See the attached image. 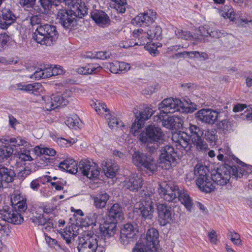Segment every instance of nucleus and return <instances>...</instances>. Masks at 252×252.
Listing matches in <instances>:
<instances>
[{"instance_id": "50", "label": "nucleus", "mask_w": 252, "mask_h": 252, "mask_svg": "<svg viewBox=\"0 0 252 252\" xmlns=\"http://www.w3.org/2000/svg\"><path fill=\"white\" fill-rule=\"evenodd\" d=\"M39 2L41 6L44 9L45 11L49 8V6L51 4H53L57 6H59V4L58 3L60 2L56 0H54V1L52 0H39Z\"/></svg>"}, {"instance_id": "54", "label": "nucleus", "mask_w": 252, "mask_h": 252, "mask_svg": "<svg viewBox=\"0 0 252 252\" xmlns=\"http://www.w3.org/2000/svg\"><path fill=\"white\" fill-rule=\"evenodd\" d=\"M207 32L206 33H202L203 36H207L208 35L213 38H220L222 33L220 32L217 30H210V29H206Z\"/></svg>"}, {"instance_id": "4", "label": "nucleus", "mask_w": 252, "mask_h": 252, "mask_svg": "<svg viewBox=\"0 0 252 252\" xmlns=\"http://www.w3.org/2000/svg\"><path fill=\"white\" fill-rule=\"evenodd\" d=\"M77 247L79 252H104V249L98 245V236L92 234L91 232H85L82 236L78 237Z\"/></svg>"}, {"instance_id": "37", "label": "nucleus", "mask_w": 252, "mask_h": 252, "mask_svg": "<svg viewBox=\"0 0 252 252\" xmlns=\"http://www.w3.org/2000/svg\"><path fill=\"white\" fill-rule=\"evenodd\" d=\"M105 118L108 120V124L111 128H117L118 127H124L125 126L124 123L118 120L115 116H111L110 114H106Z\"/></svg>"}, {"instance_id": "9", "label": "nucleus", "mask_w": 252, "mask_h": 252, "mask_svg": "<svg viewBox=\"0 0 252 252\" xmlns=\"http://www.w3.org/2000/svg\"><path fill=\"white\" fill-rule=\"evenodd\" d=\"M179 187L174 184H159L158 193L160 197L169 202H178Z\"/></svg>"}, {"instance_id": "47", "label": "nucleus", "mask_w": 252, "mask_h": 252, "mask_svg": "<svg viewBox=\"0 0 252 252\" xmlns=\"http://www.w3.org/2000/svg\"><path fill=\"white\" fill-rule=\"evenodd\" d=\"M175 33L177 37L185 40H190L192 38L190 32L187 31H184L181 29H177L175 31Z\"/></svg>"}, {"instance_id": "62", "label": "nucleus", "mask_w": 252, "mask_h": 252, "mask_svg": "<svg viewBox=\"0 0 252 252\" xmlns=\"http://www.w3.org/2000/svg\"><path fill=\"white\" fill-rule=\"evenodd\" d=\"M232 174L236 178H241L243 176V170L241 168L236 166L231 167Z\"/></svg>"}, {"instance_id": "35", "label": "nucleus", "mask_w": 252, "mask_h": 252, "mask_svg": "<svg viewBox=\"0 0 252 252\" xmlns=\"http://www.w3.org/2000/svg\"><path fill=\"white\" fill-rule=\"evenodd\" d=\"M217 131L215 128L203 130V138L211 144L214 145L218 140Z\"/></svg>"}, {"instance_id": "44", "label": "nucleus", "mask_w": 252, "mask_h": 252, "mask_svg": "<svg viewBox=\"0 0 252 252\" xmlns=\"http://www.w3.org/2000/svg\"><path fill=\"white\" fill-rule=\"evenodd\" d=\"M221 15L224 18H228L230 20L233 21L235 18L234 9L230 5H225L223 11L221 13Z\"/></svg>"}, {"instance_id": "19", "label": "nucleus", "mask_w": 252, "mask_h": 252, "mask_svg": "<svg viewBox=\"0 0 252 252\" xmlns=\"http://www.w3.org/2000/svg\"><path fill=\"white\" fill-rule=\"evenodd\" d=\"M124 186L131 191H137L141 189L143 184V180L137 175H132L126 178Z\"/></svg>"}, {"instance_id": "32", "label": "nucleus", "mask_w": 252, "mask_h": 252, "mask_svg": "<svg viewBox=\"0 0 252 252\" xmlns=\"http://www.w3.org/2000/svg\"><path fill=\"white\" fill-rule=\"evenodd\" d=\"M177 198L178 199V202L180 201L181 203L184 205L188 211L191 212L193 202L187 190L180 189H179Z\"/></svg>"}, {"instance_id": "13", "label": "nucleus", "mask_w": 252, "mask_h": 252, "mask_svg": "<svg viewBox=\"0 0 252 252\" xmlns=\"http://www.w3.org/2000/svg\"><path fill=\"white\" fill-rule=\"evenodd\" d=\"M196 120L209 125H213L220 117V113L211 109H201L195 114Z\"/></svg>"}, {"instance_id": "59", "label": "nucleus", "mask_w": 252, "mask_h": 252, "mask_svg": "<svg viewBox=\"0 0 252 252\" xmlns=\"http://www.w3.org/2000/svg\"><path fill=\"white\" fill-rule=\"evenodd\" d=\"M31 173V169L30 168H25L19 171L17 175V178L20 180H23Z\"/></svg>"}, {"instance_id": "61", "label": "nucleus", "mask_w": 252, "mask_h": 252, "mask_svg": "<svg viewBox=\"0 0 252 252\" xmlns=\"http://www.w3.org/2000/svg\"><path fill=\"white\" fill-rule=\"evenodd\" d=\"M42 74H43V79L47 78L53 76L50 65H47V67H41Z\"/></svg>"}, {"instance_id": "8", "label": "nucleus", "mask_w": 252, "mask_h": 252, "mask_svg": "<svg viewBox=\"0 0 252 252\" xmlns=\"http://www.w3.org/2000/svg\"><path fill=\"white\" fill-rule=\"evenodd\" d=\"M133 163L137 167L143 168L153 172L157 170L156 161L151 157L138 151L134 152L132 155Z\"/></svg>"}, {"instance_id": "11", "label": "nucleus", "mask_w": 252, "mask_h": 252, "mask_svg": "<svg viewBox=\"0 0 252 252\" xmlns=\"http://www.w3.org/2000/svg\"><path fill=\"white\" fill-rule=\"evenodd\" d=\"M176 154L173 146L168 145L163 147L161 149L159 166L164 169H169L175 162Z\"/></svg>"}, {"instance_id": "34", "label": "nucleus", "mask_w": 252, "mask_h": 252, "mask_svg": "<svg viewBox=\"0 0 252 252\" xmlns=\"http://www.w3.org/2000/svg\"><path fill=\"white\" fill-rule=\"evenodd\" d=\"M102 67L97 64H89L84 67H79L76 69V71L80 74L87 75L95 74L99 72Z\"/></svg>"}, {"instance_id": "14", "label": "nucleus", "mask_w": 252, "mask_h": 252, "mask_svg": "<svg viewBox=\"0 0 252 252\" xmlns=\"http://www.w3.org/2000/svg\"><path fill=\"white\" fill-rule=\"evenodd\" d=\"M155 111L152 108L146 107L142 111L135 114V120L130 127V131L135 134L140 129L144 124V121L149 119L154 114Z\"/></svg>"}, {"instance_id": "46", "label": "nucleus", "mask_w": 252, "mask_h": 252, "mask_svg": "<svg viewBox=\"0 0 252 252\" xmlns=\"http://www.w3.org/2000/svg\"><path fill=\"white\" fill-rule=\"evenodd\" d=\"M79 118L76 115H72L71 117H67L65 121V124L70 128L77 126L79 124Z\"/></svg>"}, {"instance_id": "56", "label": "nucleus", "mask_w": 252, "mask_h": 252, "mask_svg": "<svg viewBox=\"0 0 252 252\" xmlns=\"http://www.w3.org/2000/svg\"><path fill=\"white\" fill-rule=\"evenodd\" d=\"M52 73L53 76L63 74L65 72V70L60 65H55L54 67L50 65Z\"/></svg>"}, {"instance_id": "17", "label": "nucleus", "mask_w": 252, "mask_h": 252, "mask_svg": "<svg viewBox=\"0 0 252 252\" xmlns=\"http://www.w3.org/2000/svg\"><path fill=\"white\" fill-rule=\"evenodd\" d=\"M230 174L231 172L227 168L220 167L212 173V179L215 185L224 186L229 183Z\"/></svg>"}, {"instance_id": "7", "label": "nucleus", "mask_w": 252, "mask_h": 252, "mask_svg": "<svg viewBox=\"0 0 252 252\" xmlns=\"http://www.w3.org/2000/svg\"><path fill=\"white\" fill-rule=\"evenodd\" d=\"M192 144L199 151L205 152L208 147L207 143L202 138L203 130L195 125L189 124L187 128Z\"/></svg>"}, {"instance_id": "25", "label": "nucleus", "mask_w": 252, "mask_h": 252, "mask_svg": "<svg viewBox=\"0 0 252 252\" xmlns=\"http://www.w3.org/2000/svg\"><path fill=\"white\" fill-rule=\"evenodd\" d=\"M15 173L13 169L8 168L0 164V187L2 183H11L15 177Z\"/></svg>"}, {"instance_id": "51", "label": "nucleus", "mask_w": 252, "mask_h": 252, "mask_svg": "<svg viewBox=\"0 0 252 252\" xmlns=\"http://www.w3.org/2000/svg\"><path fill=\"white\" fill-rule=\"evenodd\" d=\"M11 149L7 147L0 148V161L7 159L11 155Z\"/></svg>"}, {"instance_id": "2", "label": "nucleus", "mask_w": 252, "mask_h": 252, "mask_svg": "<svg viewBox=\"0 0 252 252\" xmlns=\"http://www.w3.org/2000/svg\"><path fill=\"white\" fill-rule=\"evenodd\" d=\"M58 36L56 27L46 24H40L36 28L32 38L42 45L51 46L56 41Z\"/></svg>"}, {"instance_id": "52", "label": "nucleus", "mask_w": 252, "mask_h": 252, "mask_svg": "<svg viewBox=\"0 0 252 252\" xmlns=\"http://www.w3.org/2000/svg\"><path fill=\"white\" fill-rule=\"evenodd\" d=\"M75 142L76 140L73 139H71V140H69L63 138H59L57 140L58 145L62 147H65L70 146L71 145L75 143Z\"/></svg>"}, {"instance_id": "5", "label": "nucleus", "mask_w": 252, "mask_h": 252, "mask_svg": "<svg viewBox=\"0 0 252 252\" xmlns=\"http://www.w3.org/2000/svg\"><path fill=\"white\" fill-rule=\"evenodd\" d=\"M141 199L139 204L140 216L147 220H151L154 213L153 200L154 194L152 191L143 189L140 192Z\"/></svg>"}, {"instance_id": "27", "label": "nucleus", "mask_w": 252, "mask_h": 252, "mask_svg": "<svg viewBox=\"0 0 252 252\" xmlns=\"http://www.w3.org/2000/svg\"><path fill=\"white\" fill-rule=\"evenodd\" d=\"M109 195L105 191H101L92 196L94 206L97 209H103L105 207L109 199Z\"/></svg>"}, {"instance_id": "30", "label": "nucleus", "mask_w": 252, "mask_h": 252, "mask_svg": "<svg viewBox=\"0 0 252 252\" xmlns=\"http://www.w3.org/2000/svg\"><path fill=\"white\" fill-rule=\"evenodd\" d=\"M59 167L72 174H76L79 169V164L72 158H67L61 162Z\"/></svg>"}, {"instance_id": "10", "label": "nucleus", "mask_w": 252, "mask_h": 252, "mask_svg": "<svg viewBox=\"0 0 252 252\" xmlns=\"http://www.w3.org/2000/svg\"><path fill=\"white\" fill-rule=\"evenodd\" d=\"M79 170L88 178L92 180L97 179L100 170L97 164L88 159H82L79 163Z\"/></svg>"}, {"instance_id": "39", "label": "nucleus", "mask_w": 252, "mask_h": 252, "mask_svg": "<svg viewBox=\"0 0 252 252\" xmlns=\"http://www.w3.org/2000/svg\"><path fill=\"white\" fill-rule=\"evenodd\" d=\"M194 175L197 179L203 178L209 175V171L207 166L202 164H197L194 167Z\"/></svg>"}, {"instance_id": "31", "label": "nucleus", "mask_w": 252, "mask_h": 252, "mask_svg": "<svg viewBox=\"0 0 252 252\" xmlns=\"http://www.w3.org/2000/svg\"><path fill=\"white\" fill-rule=\"evenodd\" d=\"M132 33L133 37L138 38V41L136 43L137 45H144L152 41L146 31H144L142 29L135 30Z\"/></svg>"}, {"instance_id": "26", "label": "nucleus", "mask_w": 252, "mask_h": 252, "mask_svg": "<svg viewBox=\"0 0 252 252\" xmlns=\"http://www.w3.org/2000/svg\"><path fill=\"white\" fill-rule=\"evenodd\" d=\"M91 16L93 20L99 26L104 27L109 24L110 19L104 12L94 10L91 12Z\"/></svg>"}, {"instance_id": "49", "label": "nucleus", "mask_w": 252, "mask_h": 252, "mask_svg": "<svg viewBox=\"0 0 252 252\" xmlns=\"http://www.w3.org/2000/svg\"><path fill=\"white\" fill-rule=\"evenodd\" d=\"M133 251V252H152V248L142 243L136 244Z\"/></svg>"}, {"instance_id": "63", "label": "nucleus", "mask_w": 252, "mask_h": 252, "mask_svg": "<svg viewBox=\"0 0 252 252\" xmlns=\"http://www.w3.org/2000/svg\"><path fill=\"white\" fill-rule=\"evenodd\" d=\"M31 24L32 26H39L40 24H42L41 23V18L38 15H33L31 17L30 19Z\"/></svg>"}, {"instance_id": "1", "label": "nucleus", "mask_w": 252, "mask_h": 252, "mask_svg": "<svg viewBox=\"0 0 252 252\" xmlns=\"http://www.w3.org/2000/svg\"><path fill=\"white\" fill-rule=\"evenodd\" d=\"M159 108L160 113L158 117L162 122V125L169 129L176 128L178 125L180 124L182 121V118L175 115L168 117L167 119H164L163 114L173 113L175 112H184L187 109L184 106L183 103L179 99L168 98L164 99L159 104Z\"/></svg>"}, {"instance_id": "33", "label": "nucleus", "mask_w": 252, "mask_h": 252, "mask_svg": "<svg viewBox=\"0 0 252 252\" xmlns=\"http://www.w3.org/2000/svg\"><path fill=\"white\" fill-rule=\"evenodd\" d=\"M158 232L155 228L149 229L146 234V245L151 248H154L158 242Z\"/></svg>"}, {"instance_id": "40", "label": "nucleus", "mask_w": 252, "mask_h": 252, "mask_svg": "<svg viewBox=\"0 0 252 252\" xmlns=\"http://www.w3.org/2000/svg\"><path fill=\"white\" fill-rule=\"evenodd\" d=\"M217 120L219 121L217 124V126L219 129L226 131H229L233 129L234 126L232 123L233 121L227 119L220 120V118L219 120Z\"/></svg>"}, {"instance_id": "20", "label": "nucleus", "mask_w": 252, "mask_h": 252, "mask_svg": "<svg viewBox=\"0 0 252 252\" xmlns=\"http://www.w3.org/2000/svg\"><path fill=\"white\" fill-rule=\"evenodd\" d=\"M117 223L109 220L103 224L100 223L99 229L101 237L106 239L113 236L116 231Z\"/></svg>"}, {"instance_id": "43", "label": "nucleus", "mask_w": 252, "mask_h": 252, "mask_svg": "<svg viewBox=\"0 0 252 252\" xmlns=\"http://www.w3.org/2000/svg\"><path fill=\"white\" fill-rule=\"evenodd\" d=\"M35 153L37 155H45L49 156H53L55 155L56 152L52 148H40L39 146H36L34 148Z\"/></svg>"}, {"instance_id": "45", "label": "nucleus", "mask_w": 252, "mask_h": 252, "mask_svg": "<svg viewBox=\"0 0 252 252\" xmlns=\"http://www.w3.org/2000/svg\"><path fill=\"white\" fill-rule=\"evenodd\" d=\"M10 37L5 32L0 33V51H3L8 46Z\"/></svg>"}, {"instance_id": "21", "label": "nucleus", "mask_w": 252, "mask_h": 252, "mask_svg": "<svg viewBox=\"0 0 252 252\" xmlns=\"http://www.w3.org/2000/svg\"><path fill=\"white\" fill-rule=\"evenodd\" d=\"M196 184L199 189L205 193H210L214 191L216 186L209 175L203 178L196 179Z\"/></svg>"}, {"instance_id": "12", "label": "nucleus", "mask_w": 252, "mask_h": 252, "mask_svg": "<svg viewBox=\"0 0 252 252\" xmlns=\"http://www.w3.org/2000/svg\"><path fill=\"white\" fill-rule=\"evenodd\" d=\"M64 94H53L51 96H46L43 97L45 100V108L48 111H51L60 106H66L69 103V100L65 98Z\"/></svg>"}, {"instance_id": "28", "label": "nucleus", "mask_w": 252, "mask_h": 252, "mask_svg": "<svg viewBox=\"0 0 252 252\" xmlns=\"http://www.w3.org/2000/svg\"><path fill=\"white\" fill-rule=\"evenodd\" d=\"M102 167L105 175L110 178L115 176L119 169L118 165L113 163L111 160L103 161L102 163Z\"/></svg>"}, {"instance_id": "22", "label": "nucleus", "mask_w": 252, "mask_h": 252, "mask_svg": "<svg viewBox=\"0 0 252 252\" xmlns=\"http://www.w3.org/2000/svg\"><path fill=\"white\" fill-rule=\"evenodd\" d=\"M31 220L34 223L42 225V229L47 231H50L54 227L53 220L51 218L46 217L43 214H36Z\"/></svg>"}, {"instance_id": "6", "label": "nucleus", "mask_w": 252, "mask_h": 252, "mask_svg": "<svg viewBox=\"0 0 252 252\" xmlns=\"http://www.w3.org/2000/svg\"><path fill=\"white\" fill-rule=\"evenodd\" d=\"M139 139L142 143L146 144L155 142L160 143L165 140L164 134L161 129L154 125L148 126L145 130L140 133Z\"/></svg>"}, {"instance_id": "18", "label": "nucleus", "mask_w": 252, "mask_h": 252, "mask_svg": "<svg viewBox=\"0 0 252 252\" xmlns=\"http://www.w3.org/2000/svg\"><path fill=\"white\" fill-rule=\"evenodd\" d=\"M158 220L161 225L164 226L172 220L171 208L165 204L157 205Z\"/></svg>"}, {"instance_id": "55", "label": "nucleus", "mask_w": 252, "mask_h": 252, "mask_svg": "<svg viewBox=\"0 0 252 252\" xmlns=\"http://www.w3.org/2000/svg\"><path fill=\"white\" fill-rule=\"evenodd\" d=\"M19 158L23 161H31L32 158L30 155V151L28 150H24L23 152H21L18 154Z\"/></svg>"}, {"instance_id": "24", "label": "nucleus", "mask_w": 252, "mask_h": 252, "mask_svg": "<svg viewBox=\"0 0 252 252\" xmlns=\"http://www.w3.org/2000/svg\"><path fill=\"white\" fill-rule=\"evenodd\" d=\"M79 228L76 225H70L66 227L59 233L61 236L65 240L67 244H70L72 240L79 235Z\"/></svg>"}, {"instance_id": "58", "label": "nucleus", "mask_w": 252, "mask_h": 252, "mask_svg": "<svg viewBox=\"0 0 252 252\" xmlns=\"http://www.w3.org/2000/svg\"><path fill=\"white\" fill-rule=\"evenodd\" d=\"M111 53L109 52L99 51L95 53V56L92 57L93 58H96L101 60H105L109 58ZM90 58H91L90 57Z\"/></svg>"}, {"instance_id": "48", "label": "nucleus", "mask_w": 252, "mask_h": 252, "mask_svg": "<svg viewBox=\"0 0 252 252\" xmlns=\"http://www.w3.org/2000/svg\"><path fill=\"white\" fill-rule=\"evenodd\" d=\"M91 105L95 109V111L98 114L103 113L104 112H108L109 111V110L106 108V104L103 103H96V102L93 101Z\"/></svg>"}, {"instance_id": "53", "label": "nucleus", "mask_w": 252, "mask_h": 252, "mask_svg": "<svg viewBox=\"0 0 252 252\" xmlns=\"http://www.w3.org/2000/svg\"><path fill=\"white\" fill-rule=\"evenodd\" d=\"M229 235L231 236V241L237 246L241 245V240L240 235L235 232L229 231Z\"/></svg>"}, {"instance_id": "41", "label": "nucleus", "mask_w": 252, "mask_h": 252, "mask_svg": "<svg viewBox=\"0 0 252 252\" xmlns=\"http://www.w3.org/2000/svg\"><path fill=\"white\" fill-rule=\"evenodd\" d=\"M180 139L179 145L183 148L187 152H189L192 148L191 144L189 143L190 137L186 132H182V135Z\"/></svg>"}, {"instance_id": "16", "label": "nucleus", "mask_w": 252, "mask_h": 252, "mask_svg": "<svg viewBox=\"0 0 252 252\" xmlns=\"http://www.w3.org/2000/svg\"><path fill=\"white\" fill-rule=\"evenodd\" d=\"M156 19V12L153 10H147L142 13H140L132 19L131 23L135 26H142L145 25L149 26L152 24Z\"/></svg>"}, {"instance_id": "42", "label": "nucleus", "mask_w": 252, "mask_h": 252, "mask_svg": "<svg viewBox=\"0 0 252 252\" xmlns=\"http://www.w3.org/2000/svg\"><path fill=\"white\" fill-rule=\"evenodd\" d=\"M101 216L97 213L92 212L89 213L87 216V225H96V223H100L99 221Z\"/></svg>"}, {"instance_id": "60", "label": "nucleus", "mask_w": 252, "mask_h": 252, "mask_svg": "<svg viewBox=\"0 0 252 252\" xmlns=\"http://www.w3.org/2000/svg\"><path fill=\"white\" fill-rule=\"evenodd\" d=\"M22 199H26V198L22 196L21 194L17 192L14 193L11 197V202L12 205L17 204L20 201H22Z\"/></svg>"}, {"instance_id": "38", "label": "nucleus", "mask_w": 252, "mask_h": 252, "mask_svg": "<svg viewBox=\"0 0 252 252\" xmlns=\"http://www.w3.org/2000/svg\"><path fill=\"white\" fill-rule=\"evenodd\" d=\"M5 141L6 142V144H9L11 146L18 147L25 145L26 147H28V148L30 147L28 146L29 144H27V142L24 138L19 136L9 138L5 139Z\"/></svg>"}, {"instance_id": "57", "label": "nucleus", "mask_w": 252, "mask_h": 252, "mask_svg": "<svg viewBox=\"0 0 252 252\" xmlns=\"http://www.w3.org/2000/svg\"><path fill=\"white\" fill-rule=\"evenodd\" d=\"M108 67L112 73L115 74L120 73L119 62L114 61L113 63H110Z\"/></svg>"}, {"instance_id": "23", "label": "nucleus", "mask_w": 252, "mask_h": 252, "mask_svg": "<svg viewBox=\"0 0 252 252\" xmlns=\"http://www.w3.org/2000/svg\"><path fill=\"white\" fill-rule=\"evenodd\" d=\"M2 16L0 20V27L6 29L16 20L15 15L9 8H4L1 11Z\"/></svg>"}, {"instance_id": "29", "label": "nucleus", "mask_w": 252, "mask_h": 252, "mask_svg": "<svg viewBox=\"0 0 252 252\" xmlns=\"http://www.w3.org/2000/svg\"><path fill=\"white\" fill-rule=\"evenodd\" d=\"M109 220L118 222L123 219V208L120 204L115 203L111 207L109 210Z\"/></svg>"}, {"instance_id": "3", "label": "nucleus", "mask_w": 252, "mask_h": 252, "mask_svg": "<svg viewBox=\"0 0 252 252\" xmlns=\"http://www.w3.org/2000/svg\"><path fill=\"white\" fill-rule=\"evenodd\" d=\"M15 210L9 211V208L0 211V218L8 222L19 224L24 220L21 213L27 209V199H22L16 204L12 205Z\"/></svg>"}, {"instance_id": "15", "label": "nucleus", "mask_w": 252, "mask_h": 252, "mask_svg": "<svg viewBox=\"0 0 252 252\" xmlns=\"http://www.w3.org/2000/svg\"><path fill=\"white\" fill-rule=\"evenodd\" d=\"M138 231L137 225L134 222L124 224L121 230V243L124 245H127L132 242Z\"/></svg>"}, {"instance_id": "36", "label": "nucleus", "mask_w": 252, "mask_h": 252, "mask_svg": "<svg viewBox=\"0 0 252 252\" xmlns=\"http://www.w3.org/2000/svg\"><path fill=\"white\" fill-rule=\"evenodd\" d=\"M146 32L152 40L153 39L158 40L162 38V30L159 26L152 27Z\"/></svg>"}, {"instance_id": "64", "label": "nucleus", "mask_w": 252, "mask_h": 252, "mask_svg": "<svg viewBox=\"0 0 252 252\" xmlns=\"http://www.w3.org/2000/svg\"><path fill=\"white\" fill-rule=\"evenodd\" d=\"M36 0H20V4L26 7H32L35 4Z\"/></svg>"}]
</instances>
